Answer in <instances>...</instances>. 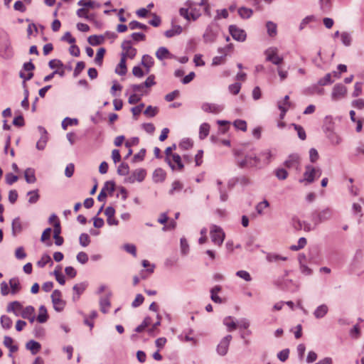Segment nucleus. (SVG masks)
I'll use <instances>...</instances> for the list:
<instances>
[{
	"mask_svg": "<svg viewBox=\"0 0 364 364\" xmlns=\"http://www.w3.org/2000/svg\"><path fill=\"white\" fill-rule=\"evenodd\" d=\"M166 162L173 170L182 171L183 169L184 166L181 161V158L177 154L171 156L170 159L167 160Z\"/></svg>",
	"mask_w": 364,
	"mask_h": 364,
	"instance_id": "11",
	"label": "nucleus"
},
{
	"mask_svg": "<svg viewBox=\"0 0 364 364\" xmlns=\"http://www.w3.org/2000/svg\"><path fill=\"white\" fill-rule=\"evenodd\" d=\"M264 54L266 55V60L274 65L279 66L283 63L284 58L278 55V49L275 47L267 48Z\"/></svg>",
	"mask_w": 364,
	"mask_h": 364,
	"instance_id": "5",
	"label": "nucleus"
},
{
	"mask_svg": "<svg viewBox=\"0 0 364 364\" xmlns=\"http://www.w3.org/2000/svg\"><path fill=\"white\" fill-rule=\"evenodd\" d=\"M45 134L43 135L40 139L36 143V148L39 150H43L46 146L48 141V136L46 135V132L44 131Z\"/></svg>",
	"mask_w": 364,
	"mask_h": 364,
	"instance_id": "41",
	"label": "nucleus"
},
{
	"mask_svg": "<svg viewBox=\"0 0 364 364\" xmlns=\"http://www.w3.org/2000/svg\"><path fill=\"white\" fill-rule=\"evenodd\" d=\"M202 109L205 112L218 114L222 111L223 107L215 104L205 103L202 106Z\"/></svg>",
	"mask_w": 364,
	"mask_h": 364,
	"instance_id": "19",
	"label": "nucleus"
},
{
	"mask_svg": "<svg viewBox=\"0 0 364 364\" xmlns=\"http://www.w3.org/2000/svg\"><path fill=\"white\" fill-rule=\"evenodd\" d=\"M21 223L19 218H15L12 222V230L14 232H20L21 231Z\"/></svg>",
	"mask_w": 364,
	"mask_h": 364,
	"instance_id": "58",
	"label": "nucleus"
},
{
	"mask_svg": "<svg viewBox=\"0 0 364 364\" xmlns=\"http://www.w3.org/2000/svg\"><path fill=\"white\" fill-rule=\"evenodd\" d=\"M319 2H320L321 9L323 11V12L327 13L330 11L331 7L330 0H320Z\"/></svg>",
	"mask_w": 364,
	"mask_h": 364,
	"instance_id": "50",
	"label": "nucleus"
},
{
	"mask_svg": "<svg viewBox=\"0 0 364 364\" xmlns=\"http://www.w3.org/2000/svg\"><path fill=\"white\" fill-rule=\"evenodd\" d=\"M28 196H29L28 203L31 204L36 203L40 197L38 190L29 191Z\"/></svg>",
	"mask_w": 364,
	"mask_h": 364,
	"instance_id": "42",
	"label": "nucleus"
},
{
	"mask_svg": "<svg viewBox=\"0 0 364 364\" xmlns=\"http://www.w3.org/2000/svg\"><path fill=\"white\" fill-rule=\"evenodd\" d=\"M291 103L289 97L286 95L282 101L278 102V108L281 110L280 119L282 120L287 110L291 107Z\"/></svg>",
	"mask_w": 364,
	"mask_h": 364,
	"instance_id": "15",
	"label": "nucleus"
},
{
	"mask_svg": "<svg viewBox=\"0 0 364 364\" xmlns=\"http://www.w3.org/2000/svg\"><path fill=\"white\" fill-rule=\"evenodd\" d=\"M159 112V108L156 107L148 106L144 110V114L149 117L156 116Z\"/></svg>",
	"mask_w": 364,
	"mask_h": 364,
	"instance_id": "40",
	"label": "nucleus"
},
{
	"mask_svg": "<svg viewBox=\"0 0 364 364\" xmlns=\"http://www.w3.org/2000/svg\"><path fill=\"white\" fill-rule=\"evenodd\" d=\"M231 340L232 336L230 335L226 336L221 340L217 347V351L220 355H224L227 353Z\"/></svg>",
	"mask_w": 364,
	"mask_h": 364,
	"instance_id": "13",
	"label": "nucleus"
},
{
	"mask_svg": "<svg viewBox=\"0 0 364 364\" xmlns=\"http://www.w3.org/2000/svg\"><path fill=\"white\" fill-rule=\"evenodd\" d=\"M236 275L247 282H250L252 280V277L249 272L245 270L237 271L236 272Z\"/></svg>",
	"mask_w": 364,
	"mask_h": 364,
	"instance_id": "59",
	"label": "nucleus"
},
{
	"mask_svg": "<svg viewBox=\"0 0 364 364\" xmlns=\"http://www.w3.org/2000/svg\"><path fill=\"white\" fill-rule=\"evenodd\" d=\"M80 244L83 247H87L90 242V236L86 233H82L79 237Z\"/></svg>",
	"mask_w": 364,
	"mask_h": 364,
	"instance_id": "52",
	"label": "nucleus"
},
{
	"mask_svg": "<svg viewBox=\"0 0 364 364\" xmlns=\"http://www.w3.org/2000/svg\"><path fill=\"white\" fill-rule=\"evenodd\" d=\"M53 307L57 311H61L65 305V301L62 299V294L59 290H54L51 294Z\"/></svg>",
	"mask_w": 364,
	"mask_h": 364,
	"instance_id": "7",
	"label": "nucleus"
},
{
	"mask_svg": "<svg viewBox=\"0 0 364 364\" xmlns=\"http://www.w3.org/2000/svg\"><path fill=\"white\" fill-rule=\"evenodd\" d=\"M48 65H49V67L52 69H54V68L60 69L63 67V63L60 60H58V59H53V60H50Z\"/></svg>",
	"mask_w": 364,
	"mask_h": 364,
	"instance_id": "61",
	"label": "nucleus"
},
{
	"mask_svg": "<svg viewBox=\"0 0 364 364\" xmlns=\"http://www.w3.org/2000/svg\"><path fill=\"white\" fill-rule=\"evenodd\" d=\"M269 204L267 200H264L262 202L259 203L256 206L257 212L259 214H262L263 210L269 207Z\"/></svg>",
	"mask_w": 364,
	"mask_h": 364,
	"instance_id": "62",
	"label": "nucleus"
},
{
	"mask_svg": "<svg viewBox=\"0 0 364 364\" xmlns=\"http://www.w3.org/2000/svg\"><path fill=\"white\" fill-rule=\"evenodd\" d=\"M229 48H230V46H228L226 48H219L218 52L223 54V55L214 57L212 65L216 66L225 63L226 60L225 56L227 55L225 50Z\"/></svg>",
	"mask_w": 364,
	"mask_h": 364,
	"instance_id": "18",
	"label": "nucleus"
},
{
	"mask_svg": "<svg viewBox=\"0 0 364 364\" xmlns=\"http://www.w3.org/2000/svg\"><path fill=\"white\" fill-rule=\"evenodd\" d=\"M341 38L342 43L346 46H349L351 44L352 38H351V36H350V34L348 33H347V32L341 33Z\"/></svg>",
	"mask_w": 364,
	"mask_h": 364,
	"instance_id": "49",
	"label": "nucleus"
},
{
	"mask_svg": "<svg viewBox=\"0 0 364 364\" xmlns=\"http://www.w3.org/2000/svg\"><path fill=\"white\" fill-rule=\"evenodd\" d=\"M321 175V170L312 166H306L304 173V179L300 182L305 181L309 183H313L316 178H319Z\"/></svg>",
	"mask_w": 364,
	"mask_h": 364,
	"instance_id": "4",
	"label": "nucleus"
},
{
	"mask_svg": "<svg viewBox=\"0 0 364 364\" xmlns=\"http://www.w3.org/2000/svg\"><path fill=\"white\" fill-rule=\"evenodd\" d=\"M252 10L246 7H241L238 9V14L242 18H249L252 15Z\"/></svg>",
	"mask_w": 364,
	"mask_h": 364,
	"instance_id": "36",
	"label": "nucleus"
},
{
	"mask_svg": "<svg viewBox=\"0 0 364 364\" xmlns=\"http://www.w3.org/2000/svg\"><path fill=\"white\" fill-rule=\"evenodd\" d=\"M347 92L348 90L345 85L342 84H336L333 88L331 98L334 101L343 99L346 96Z\"/></svg>",
	"mask_w": 364,
	"mask_h": 364,
	"instance_id": "8",
	"label": "nucleus"
},
{
	"mask_svg": "<svg viewBox=\"0 0 364 364\" xmlns=\"http://www.w3.org/2000/svg\"><path fill=\"white\" fill-rule=\"evenodd\" d=\"M166 178V173L161 168L156 169L154 173V178L156 181H163Z\"/></svg>",
	"mask_w": 364,
	"mask_h": 364,
	"instance_id": "38",
	"label": "nucleus"
},
{
	"mask_svg": "<svg viewBox=\"0 0 364 364\" xmlns=\"http://www.w3.org/2000/svg\"><path fill=\"white\" fill-rule=\"evenodd\" d=\"M24 177L27 183H33L36 181L35 176V171L33 168H28L24 172Z\"/></svg>",
	"mask_w": 364,
	"mask_h": 364,
	"instance_id": "26",
	"label": "nucleus"
},
{
	"mask_svg": "<svg viewBox=\"0 0 364 364\" xmlns=\"http://www.w3.org/2000/svg\"><path fill=\"white\" fill-rule=\"evenodd\" d=\"M54 275L55 277V279L56 280L59 282V284L63 285L65 282V277L63 276V274L61 273L60 272V268H56L55 270H54Z\"/></svg>",
	"mask_w": 364,
	"mask_h": 364,
	"instance_id": "55",
	"label": "nucleus"
},
{
	"mask_svg": "<svg viewBox=\"0 0 364 364\" xmlns=\"http://www.w3.org/2000/svg\"><path fill=\"white\" fill-rule=\"evenodd\" d=\"M110 306L109 301L107 298H103L100 300V310L102 313L105 314L108 311Z\"/></svg>",
	"mask_w": 364,
	"mask_h": 364,
	"instance_id": "46",
	"label": "nucleus"
},
{
	"mask_svg": "<svg viewBox=\"0 0 364 364\" xmlns=\"http://www.w3.org/2000/svg\"><path fill=\"white\" fill-rule=\"evenodd\" d=\"M127 72L126 60L124 58H121L120 62L115 69V73L119 75H124Z\"/></svg>",
	"mask_w": 364,
	"mask_h": 364,
	"instance_id": "25",
	"label": "nucleus"
},
{
	"mask_svg": "<svg viewBox=\"0 0 364 364\" xmlns=\"http://www.w3.org/2000/svg\"><path fill=\"white\" fill-rule=\"evenodd\" d=\"M104 41L105 38L102 36L93 35L88 38V43L93 46L101 45Z\"/></svg>",
	"mask_w": 364,
	"mask_h": 364,
	"instance_id": "29",
	"label": "nucleus"
},
{
	"mask_svg": "<svg viewBox=\"0 0 364 364\" xmlns=\"http://www.w3.org/2000/svg\"><path fill=\"white\" fill-rule=\"evenodd\" d=\"M9 286L11 287V294L14 295L18 293L21 289L20 282L17 278L11 279L9 280Z\"/></svg>",
	"mask_w": 364,
	"mask_h": 364,
	"instance_id": "22",
	"label": "nucleus"
},
{
	"mask_svg": "<svg viewBox=\"0 0 364 364\" xmlns=\"http://www.w3.org/2000/svg\"><path fill=\"white\" fill-rule=\"evenodd\" d=\"M105 52H106V50L103 48H100L97 50V53L95 58V61L96 64H97L98 65H102Z\"/></svg>",
	"mask_w": 364,
	"mask_h": 364,
	"instance_id": "39",
	"label": "nucleus"
},
{
	"mask_svg": "<svg viewBox=\"0 0 364 364\" xmlns=\"http://www.w3.org/2000/svg\"><path fill=\"white\" fill-rule=\"evenodd\" d=\"M183 187V183L179 181H175L172 183V187L169 191L170 194H173L175 192H178L182 190Z\"/></svg>",
	"mask_w": 364,
	"mask_h": 364,
	"instance_id": "45",
	"label": "nucleus"
},
{
	"mask_svg": "<svg viewBox=\"0 0 364 364\" xmlns=\"http://www.w3.org/2000/svg\"><path fill=\"white\" fill-rule=\"evenodd\" d=\"M21 316L33 323L36 320L35 309L32 306L23 307Z\"/></svg>",
	"mask_w": 364,
	"mask_h": 364,
	"instance_id": "17",
	"label": "nucleus"
},
{
	"mask_svg": "<svg viewBox=\"0 0 364 364\" xmlns=\"http://www.w3.org/2000/svg\"><path fill=\"white\" fill-rule=\"evenodd\" d=\"M13 339L9 336H5L4 339V344L6 347H7L11 353H15L18 350V347L16 345H14Z\"/></svg>",
	"mask_w": 364,
	"mask_h": 364,
	"instance_id": "31",
	"label": "nucleus"
},
{
	"mask_svg": "<svg viewBox=\"0 0 364 364\" xmlns=\"http://www.w3.org/2000/svg\"><path fill=\"white\" fill-rule=\"evenodd\" d=\"M328 312V306L326 305H321L317 307L314 314L317 318L323 317Z\"/></svg>",
	"mask_w": 364,
	"mask_h": 364,
	"instance_id": "34",
	"label": "nucleus"
},
{
	"mask_svg": "<svg viewBox=\"0 0 364 364\" xmlns=\"http://www.w3.org/2000/svg\"><path fill=\"white\" fill-rule=\"evenodd\" d=\"M26 348L29 350L33 355L36 354L41 348V344L35 341H30L26 343Z\"/></svg>",
	"mask_w": 364,
	"mask_h": 364,
	"instance_id": "23",
	"label": "nucleus"
},
{
	"mask_svg": "<svg viewBox=\"0 0 364 364\" xmlns=\"http://www.w3.org/2000/svg\"><path fill=\"white\" fill-rule=\"evenodd\" d=\"M284 166L288 168L299 169L300 166V157L298 154H291L284 162Z\"/></svg>",
	"mask_w": 364,
	"mask_h": 364,
	"instance_id": "14",
	"label": "nucleus"
},
{
	"mask_svg": "<svg viewBox=\"0 0 364 364\" xmlns=\"http://www.w3.org/2000/svg\"><path fill=\"white\" fill-rule=\"evenodd\" d=\"M210 132V125L208 123H203L200 127L199 130V138L200 139H204L208 136Z\"/></svg>",
	"mask_w": 364,
	"mask_h": 364,
	"instance_id": "33",
	"label": "nucleus"
},
{
	"mask_svg": "<svg viewBox=\"0 0 364 364\" xmlns=\"http://www.w3.org/2000/svg\"><path fill=\"white\" fill-rule=\"evenodd\" d=\"M48 318L47 309L44 306H41L39 308V314L36 318L37 321L41 323H45L47 321Z\"/></svg>",
	"mask_w": 364,
	"mask_h": 364,
	"instance_id": "28",
	"label": "nucleus"
},
{
	"mask_svg": "<svg viewBox=\"0 0 364 364\" xmlns=\"http://www.w3.org/2000/svg\"><path fill=\"white\" fill-rule=\"evenodd\" d=\"M146 172L143 168H138L134 170L132 173L127 178V181L129 183H133L135 181L141 182L144 180Z\"/></svg>",
	"mask_w": 364,
	"mask_h": 364,
	"instance_id": "10",
	"label": "nucleus"
},
{
	"mask_svg": "<svg viewBox=\"0 0 364 364\" xmlns=\"http://www.w3.org/2000/svg\"><path fill=\"white\" fill-rule=\"evenodd\" d=\"M266 27L268 35L270 37H274L277 35V26L276 23H273L272 21H267L266 23Z\"/></svg>",
	"mask_w": 364,
	"mask_h": 364,
	"instance_id": "32",
	"label": "nucleus"
},
{
	"mask_svg": "<svg viewBox=\"0 0 364 364\" xmlns=\"http://www.w3.org/2000/svg\"><path fill=\"white\" fill-rule=\"evenodd\" d=\"M129 27L132 30H134V29H137V28L146 30L148 28L147 26L142 24L136 21H131L129 23Z\"/></svg>",
	"mask_w": 364,
	"mask_h": 364,
	"instance_id": "51",
	"label": "nucleus"
},
{
	"mask_svg": "<svg viewBox=\"0 0 364 364\" xmlns=\"http://www.w3.org/2000/svg\"><path fill=\"white\" fill-rule=\"evenodd\" d=\"M50 262H51L50 257L48 255H43L41 259L37 262V265L39 267H43Z\"/></svg>",
	"mask_w": 364,
	"mask_h": 364,
	"instance_id": "54",
	"label": "nucleus"
},
{
	"mask_svg": "<svg viewBox=\"0 0 364 364\" xmlns=\"http://www.w3.org/2000/svg\"><path fill=\"white\" fill-rule=\"evenodd\" d=\"M179 14L188 21H196L200 16V12L196 8V4L191 0H188L185 3V6L179 9Z\"/></svg>",
	"mask_w": 364,
	"mask_h": 364,
	"instance_id": "1",
	"label": "nucleus"
},
{
	"mask_svg": "<svg viewBox=\"0 0 364 364\" xmlns=\"http://www.w3.org/2000/svg\"><path fill=\"white\" fill-rule=\"evenodd\" d=\"M306 239L305 237H301L299 238V241H298V245H291L290 247V250H293V251H298L302 248H304L305 247V245H306Z\"/></svg>",
	"mask_w": 364,
	"mask_h": 364,
	"instance_id": "44",
	"label": "nucleus"
},
{
	"mask_svg": "<svg viewBox=\"0 0 364 364\" xmlns=\"http://www.w3.org/2000/svg\"><path fill=\"white\" fill-rule=\"evenodd\" d=\"M331 214L329 210H325L319 213L317 215L318 219H314L315 225H316L319 223L329 219L331 218Z\"/></svg>",
	"mask_w": 364,
	"mask_h": 364,
	"instance_id": "27",
	"label": "nucleus"
},
{
	"mask_svg": "<svg viewBox=\"0 0 364 364\" xmlns=\"http://www.w3.org/2000/svg\"><path fill=\"white\" fill-rule=\"evenodd\" d=\"M223 324L227 326L228 331H232L237 328V324L232 316H227L223 320Z\"/></svg>",
	"mask_w": 364,
	"mask_h": 364,
	"instance_id": "30",
	"label": "nucleus"
},
{
	"mask_svg": "<svg viewBox=\"0 0 364 364\" xmlns=\"http://www.w3.org/2000/svg\"><path fill=\"white\" fill-rule=\"evenodd\" d=\"M319 158L318 153L317 150L314 148H312L309 150V159L311 162L315 163Z\"/></svg>",
	"mask_w": 364,
	"mask_h": 364,
	"instance_id": "63",
	"label": "nucleus"
},
{
	"mask_svg": "<svg viewBox=\"0 0 364 364\" xmlns=\"http://www.w3.org/2000/svg\"><path fill=\"white\" fill-rule=\"evenodd\" d=\"M258 161L256 156L248 155L246 156L243 160L239 161L238 164L241 168L252 167L257 164Z\"/></svg>",
	"mask_w": 364,
	"mask_h": 364,
	"instance_id": "16",
	"label": "nucleus"
},
{
	"mask_svg": "<svg viewBox=\"0 0 364 364\" xmlns=\"http://www.w3.org/2000/svg\"><path fill=\"white\" fill-rule=\"evenodd\" d=\"M141 63L146 68V73H149L150 71V68L154 64V60L151 56L149 55H144L142 57Z\"/></svg>",
	"mask_w": 364,
	"mask_h": 364,
	"instance_id": "24",
	"label": "nucleus"
},
{
	"mask_svg": "<svg viewBox=\"0 0 364 364\" xmlns=\"http://www.w3.org/2000/svg\"><path fill=\"white\" fill-rule=\"evenodd\" d=\"M129 168L128 164L126 163H122L117 168V173L121 176H126L129 173Z\"/></svg>",
	"mask_w": 364,
	"mask_h": 364,
	"instance_id": "47",
	"label": "nucleus"
},
{
	"mask_svg": "<svg viewBox=\"0 0 364 364\" xmlns=\"http://www.w3.org/2000/svg\"><path fill=\"white\" fill-rule=\"evenodd\" d=\"M102 190H105V192H106L107 194L112 195L115 190L114 183L112 181H107L105 183V186L102 188Z\"/></svg>",
	"mask_w": 364,
	"mask_h": 364,
	"instance_id": "43",
	"label": "nucleus"
},
{
	"mask_svg": "<svg viewBox=\"0 0 364 364\" xmlns=\"http://www.w3.org/2000/svg\"><path fill=\"white\" fill-rule=\"evenodd\" d=\"M352 106L355 108L363 109L364 108V99H358L352 102Z\"/></svg>",
	"mask_w": 364,
	"mask_h": 364,
	"instance_id": "64",
	"label": "nucleus"
},
{
	"mask_svg": "<svg viewBox=\"0 0 364 364\" xmlns=\"http://www.w3.org/2000/svg\"><path fill=\"white\" fill-rule=\"evenodd\" d=\"M210 235L212 242L220 247L225 240V234L223 229L215 225L210 227Z\"/></svg>",
	"mask_w": 364,
	"mask_h": 364,
	"instance_id": "3",
	"label": "nucleus"
},
{
	"mask_svg": "<svg viewBox=\"0 0 364 364\" xmlns=\"http://www.w3.org/2000/svg\"><path fill=\"white\" fill-rule=\"evenodd\" d=\"M23 305L18 301H11L6 306L8 313H13L15 316H21L23 311Z\"/></svg>",
	"mask_w": 364,
	"mask_h": 364,
	"instance_id": "12",
	"label": "nucleus"
},
{
	"mask_svg": "<svg viewBox=\"0 0 364 364\" xmlns=\"http://www.w3.org/2000/svg\"><path fill=\"white\" fill-rule=\"evenodd\" d=\"M293 126H294L295 130L297 132L299 137L301 140L306 139V132H305L304 129H303V127H301L300 125L295 124H293Z\"/></svg>",
	"mask_w": 364,
	"mask_h": 364,
	"instance_id": "56",
	"label": "nucleus"
},
{
	"mask_svg": "<svg viewBox=\"0 0 364 364\" xmlns=\"http://www.w3.org/2000/svg\"><path fill=\"white\" fill-rule=\"evenodd\" d=\"M77 124V119H70V118H65L63 122H62V127L63 129H67L68 127V126H72L73 124Z\"/></svg>",
	"mask_w": 364,
	"mask_h": 364,
	"instance_id": "53",
	"label": "nucleus"
},
{
	"mask_svg": "<svg viewBox=\"0 0 364 364\" xmlns=\"http://www.w3.org/2000/svg\"><path fill=\"white\" fill-rule=\"evenodd\" d=\"M1 324L3 328L10 329L12 326L13 321L8 316L3 315L1 317Z\"/></svg>",
	"mask_w": 364,
	"mask_h": 364,
	"instance_id": "35",
	"label": "nucleus"
},
{
	"mask_svg": "<svg viewBox=\"0 0 364 364\" xmlns=\"http://www.w3.org/2000/svg\"><path fill=\"white\" fill-rule=\"evenodd\" d=\"M275 174H276V176L279 180H284L288 176L287 171L285 169H284V168H278V169H277L276 171H275Z\"/></svg>",
	"mask_w": 364,
	"mask_h": 364,
	"instance_id": "60",
	"label": "nucleus"
},
{
	"mask_svg": "<svg viewBox=\"0 0 364 364\" xmlns=\"http://www.w3.org/2000/svg\"><path fill=\"white\" fill-rule=\"evenodd\" d=\"M234 127L241 131L245 132L247 130V123L242 119H237L233 123Z\"/></svg>",
	"mask_w": 364,
	"mask_h": 364,
	"instance_id": "48",
	"label": "nucleus"
},
{
	"mask_svg": "<svg viewBox=\"0 0 364 364\" xmlns=\"http://www.w3.org/2000/svg\"><path fill=\"white\" fill-rule=\"evenodd\" d=\"M86 288L87 284L85 282L75 284L73 288L75 292V294L73 295V300L79 299L80 295L84 292Z\"/></svg>",
	"mask_w": 364,
	"mask_h": 364,
	"instance_id": "20",
	"label": "nucleus"
},
{
	"mask_svg": "<svg viewBox=\"0 0 364 364\" xmlns=\"http://www.w3.org/2000/svg\"><path fill=\"white\" fill-rule=\"evenodd\" d=\"M229 91L233 95H237L241 89V84L239 82H235L234 84L230 85L228 87Z\"/></svg>",
	"mask_w": 364,
	"mask_h": 364,
	"instance_id": "57",
	"label": "nucleus"
},
{
	"mask_svg": "<svg viewBox=\"0 0 364 364\" xmlns=\"http://www.w3.org/2000/svg\"><path fill=\"white\" fill-rule=\"evenodd\" d=\"M229 31L232 37L237 41L243 42L246 40L247 34L246 32L237 27L235 25H231L229 26Z\"/></svg>",
	"mask_w": 364,
	"mask_h": 364,
	"instance_id": "9",
	"label": "nucleus"
},
{
	"mask_svg": "<svg viewBox=\"0 0 364 364\" xmlns=\"http://www.w3.org/2000/svg\"><path fill=\"white\" fill-rule=\"evenodd\" d=\"M77 4L79 6H83V8H90V9H94V8H99L100 6V5L99 4H97L96 2L93 1H85L84 0H80L77 2Z\"/></svg>",
	"mask_w": 364,
	"mask_h": 364,
	"instance_id": "37",
	"label": "nucleus"
},
{
	"mask_svg": "<svg viewBox=\"0 0 364 364\" xmlns=\"http://www.w3.org/2000/svg\"><path fill=\"white\" fill-rule=\"evenodd\" d=\"M156 56L160 60L172 58V55L170 53L168 50L164 47H160L156 50Z\"/></svg>",
	"mask_w": 364,
	"mask_h": 364,
	"instance_id": "21",
	"label": "nucleus"
},
{
	"mask_svg": "<svg viewBox=\"0 0 364 364\" xmlns=\"http://www.w3.org/2000/svg\"><path fill=\"white\" fill-rule=\"evenodd\" d=\"M122 53L121 58H124V59L127 60V58L133 59L135 57L136 49L132 47L131 41H124L122 44Z\"/></svg>",
	"mask_w": 364,
	"mask_h": 364,
	"instance_id": "6",
	"label": "nucleus"
},
{
	"mask_svg": "<svg viewBox=\"0 0 364 364\" xmlns=\"http://www.w3.org/2000/svg\"><path fill=\"white\" fill-rule=\"evenodd\" d=\"M14 55L9 37L5 32H0V55L6 59L11 58Z\"/></svg>",
	"mask_w": 364,
	"mask_h": 364,
	"instance_id": "2",
	"label": "nucleus"
}]
</instances>
